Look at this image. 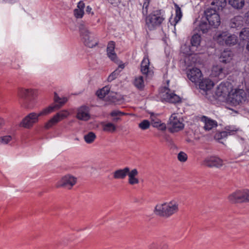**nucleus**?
<instances>
[{
  "instance_id": "obj_30",
  "label": "nucleus",
  "mask_w": 249,
  "mask_h": 249,
  "mask_svg": "<svg viewBox=\"0 0 249 249\" xmlns=\"http://www.w3.org/2000/svg\"><path fill=\"white\" fill-rule=\"evenodd\" d=\"M151 119L152 124L153 127H157L161 130H165L166 129V125L164 123H161V121L157 118L153 114L151 115Z\"/></svg>"
},
{
  "instance_id": "obj_29",
  "label": "nucleus",
  "mask_w": 249,
  "mask_h": 249,
  "mask_svg": "<svg viewBox=\"0 0 249 249\" xmlns=\"http://www.w3.org/2000/svg\"><path fill=\"white\" fill-rule=\"evenodd\" d=\"M167 243L160 241H154L151 243L148 246V249H168Z\"/></svg>"
},
{
  "instance_id": "obj_38",
  "label": "nucleus",
  "mask_w": 249,
  "mask_h": 249,
  "mask_svg": "<svg viewBox=\"0 0 249 249\" xmlns=\"http://www.w3.org/2000/svg\"><path fill=\"white\" fill-rule=\"evenodd\" d=\"M116 129V126L112 123H107L103 124V130L108 132H113Z\"/></svg>"
},
{
  "instance_id": "obj_35",
  "label": "nucleus",
  "mask_w": 249,
  "mask_h": 249,
  "mask_svg": "<svg viewBox=\"0 0 249 249\" xmlns=\"http://www.w3.org/2000/svg\"><path fill=\"white\" fill-rule=\"evenodd\" d=\"M94 36L92 35L83 41L84 44L89 48H93L98 44V42L95 40Z\"/></svg>"
},
{
  "instance_id": "obj_46",
  "label": "nucleus",
  "mask_w": 249,
  "mask_h": 249,
  "mask_svg": "<svg viewBox=\"0 0 249 249\" xmlns=\"http://www.w3.org/2000/svg\"><path fill=\"white\" fill-rule=\"evenodd\" d=\"M187 154L183 152H180L178 155V160L181 162H185L187 160Z\"/></svg>"
},
{
  "instance_id": "obj_14",
  "label": "nucleus",
  "mask_w": 249,
  "mask_h": 249,
  "mask_svg": "<svg viewBox=\"0 0 249 249\" xmlns=\"http://www.w3.org/2000/svg\"><path fill=\"white\" fill-rule=\"evenodd\" d=\"M76 117L81 121H89L91 118L90 107L88 106L83 105L77 108Z\"/></svg>"
},
{
  "instance_id": "obj_3",
  "label": "nucleus",
  "mask_w": 249,
  "mask_h": 249,
  "mask_svg": "<svg viewBox=\"0 0 249 249\" xmlns=\"http://www.w3.org/2000/svg\"><path fill=\"white\" fill-rule=\"evenodd\" d=\"M178 210V203L176 200H172L169 202L160 204L155 208V213L159 215L169 217Z\"/></svg>"
},
{
  "instance_id": "obj_45",
  "label": "nucleus",
  "mask_w": 249,
  "mask_h": 249,
  "mask_svg": "<svg viewBox=\"0 0 249 249\" xmlns=\"http://www.w3.org/2000/svg\"><path fill=\"white\" fill-rule=\"evenodd\" d=\"M229 135L227 130L220 132L215 135L214 137L216 139L220 140L226 138Z\"/></svg>"
},
{
  "instance_id": "obj_47",
  "label": "nucleus",
  "mask_w": 249,
  "mask_h": 249,
  "mask_svg": "<svg viewBox=\"0 0 249 249\" xmlns=\"http://www.w3.org/2000/svg\"><path fill=\"white\" fill-rule=\"evenodd\" d=\"M215 3H216V6L218 7V9L220 10V7L222 8L226 6L227 2L226 0H218L215 2H213L212 4L214 5Z\"/></svg>"
},
{
  "instance_id": "obj_12",
  "label": "nucleus",
  "mask_w": 249,
  "mask_h": 249,
  "mask_svg": "<svg viewBox=\"0 0 249 249\" xmlns=\"http://www.w3.org/2000/svg\"><path fill=\"white\" fill-rule=\"evenodd\" d=\"M141 71L147 78L151 77L154 74L152 67L150 66V61L147 55L144 56L141 62Z\"/></svg>"
},
{
  "instance_id": "obj_33",
  "label": "nucleus",
  "mask_w": 249,
  "mask_h": 249,
  "mask_svg": "<svg viewBox=\"0 0 249 249\" xmlns=\"http://www.w3.org/2000/svg\"><path fill=\"white\" fill-rule=\"evenodd\" d=\"M133 84L135 87L140 90L143 89L144 88V83L143 78L142 76H138L136 77Z\"/></svg>"
},
{
  "instance_id": "obj_25",
  "label": "nucleus",
  "mask_w": 249,
  "mask_h": 249,
  "mask_svg": "<svg viewBox=\"0 0 249 249\" xmlns=\"http://www.w3.org/2000/svg\"><path fill=\"white\" fill-rule=\"evenodd\" d=\"M85 4L82 0L78 2L77 8L73 10V15L76 18H82L84 15Z\"/></svg>"
},
{
  "instance_id": "obj_42",
  "label": "nucleus",
  "mask_w": 249,
  "mask_h": 249,
  "mask_svg": "<svg viewBox=\"0 0 249 249\" xmlns=\"http://www.w3.org/2000/svg\"><path fill=\"white\" fill-rule=\"evenodd\" d=\"M225 129L228 133L229 135H234L235 132L241 131L239 128H237L235 126H227L225 127Z\"/></svg>"
},
{
  "instance_id": "obj_34",
  "label": "nucleus",
  "mask_w": 249,
  "mask_h": 249,
  "mask_svg": "<svg viewBox=\"0 0 249 249\" xmlns=\"http://www.w3.org/2000/svg\"><path fill=\"white\" fill-rule=\"evenodd\" d=\"M228 2L233 8L236 9L242 8L245 4L244 0H228Z\"/></svg>"
},
{
  "instance_id": "obj_48",
  "label": "nucleus",
  "mask_w": 249,
  "mask_h": 249,
  "mask_svg": "<svg viewBox=\"0 0 249 249\" xmlns=\"http://www.w3.org/2000/svg\"><path fill=\"white\" fill-rule=\"evenodd\" d=\"M124 114V113L123 112H121V111H120L119 110H115L112 111L110 113V115L112 117H115V116H117L123 115Z\"/></svg>"
},
{
  "instance_id": "obj_5",
  "label": "nucleus",
  "mask_w": 249,
  "mask_h": 249,
  "mask_svg": "<svg viewBox=\"0 0 249 249\" xmlns=\"http://www.w3.org/2000/svg\"><path fill=\"white\" fill-rule=\"evenodd\" d=\"M52 107H47L44 108L38 113L32 112L27 115L21 123V125L25 128H30L38 121V117L41 116L47 115L51 113Z\"/></svg>"
},
{
  "instance_id": "obj_49",
  "label": "nucleus",
  "mask_w": 249,
  "mask_h": 249,
  "mask_svg": "<svg viewBox=\"0 0 249 249\" xmlns=\"http://www.w3.org/2000/svg\"><path fill=\"white\" fill-rule=\"evenodd\" d=\"M86 12L87 14L90 15L91 16L94 15V13L92 10V8L89 5H88L86 7Z\"/></svg>"
},
{
  "instance_id": "obj_8",
  "label": "nucleus",
  "mask_w": 249,
  "mask_h": 249,
  "mask_svg": "<svg viewBox=\"0 0 249 249\" xmlns=\"http://www.w3.org/2000/svg\"><path fill=\"white\" fill-rule=\"evenodd\" d=\"M231 203L249 201V190L237 191L230 195L228 197Z\"/></svg>"
},
{
  "instance_id": "obj_10",
  "label": "nucleus",
  "mask_w": 249,
  "mask_h": 249,
  "mask_svg": "<svg viewBox=\"0 0 249 249\" xmlns=\"http://www.w3.org/2000/svg\"><path fill=\"white\" fill-rule=\"evenodd\" d=\"M77 178L71 175H67L63 177L56 183V187H63L70 189L75 184Z\"/></svg>"
},
{
  "instance_id": "obj_51",
  "label": "nucleus",
  "mask_w": 249,
  "mask_h": 249,
  "mask_svg": "<svg viewBox=\"0 0 249 249\" xmlns=\"http://www.w3.org/2000/svg\"><path fill=\"white\" fill-rule=\"evenodd\" d=\"M4 124V120L0 117V127Z\"/></svg>"
},
{
  "instance_id": "obj_31",
  "label": "nucleus",
  "mask_w": 249,
  "mask_h": 249,
  "mask_svg": "<svg viewBox=\"0 0 249 249\" xmlns=\"http://www.w3.org/2000/svg\"><path fill=\"white\" fill-rule=\"evenodd\" d=\"M124 68V64H120L118 68L113 71L108 77L107 80L111 82L116 79L120 74L121 71Z\"/></svg>"
},
{
  "instance_id": "obj_18",
  "label": "nucleus",
  "mask_w": 249,
  "mask_h": 249,
  "mask_svg": "<svg viewBox=\"0 0 249 249\" xmlns=\"http://www.w3.org/2000/svg\"><path fill=\"white\" fill-rule=\"evenodd\" d=\"M198 83L199 88L203 92L202 94H207L214 86L213 82L209 78L203 79Z\"/></svg>"
},
{
  "instance_id": "obj_44",
  "label": "nucleus",
  "mask_w": 249,
  "mask_h": 249,
  "mask_svg": "<svg viewBox=\"0 0 249 249\" xmlns=\"http://www.w3.org/2000/svg\"><path fill=\"white\" fill-rule=\"evenodd\" d=\"M139 126L142 130L147 129L150 126V122L147 120H144L139 124Z\"/></svg>"
},
{
  "instance_id": "obj_43",
  "label": "nucleus",
  "mask_w": 249,
  "mask_h": 249,
  "mask_svg": "<svg viewBox=\"0 0 249 249\" xmlns=\"http://www.w3.org/2000/svg\"><path fill=\"white\" fill-rule=\"evenodd\" d=\"M12 137L10 135H6L0 137V144H7L9 143L12 140Z\"/></svg>"
},
{
  "instance_id": "obj_1",
  "label": "nucleus",
  "mask_w": 249,
  "mask_h": 249,
  "mask_svg": "<svg viewBox=\"0 0 249 249\" xmlns=\"http://www.w3.org/2000/svg\"><path fill=\"white\" fill-rule=\"evenodd\" d=\"M150 1V0H142L141 4L142 6V15L145 16V27L148 30L153 31L161 26L165 19V15L161 10H154L147 15Z\"/></svg>"
},
{
  "instance_id": "obj_36",
  "label": "nucleus",
  "mask_w": 249,
  "mask_h": 249,
  "mask_svg": "<svg viewBox=\"0 0 249 249\" xmlns=\"http://www.w3.org/2000/svg\"><path fill=\"white\" fill-rule=\"evenodd\" d=\"M110 89V87L106 86L102 89L98 90L96 91V94L99 98L103 99L109 93Z\"/></svg>"
},
{
  "instance_id": "obj_22",
  "label": "nucleus",
  "mask_w": 249,
  "mask_h": 249,
  "mask_svg": "<svg viewBox=\"0 0 249 249\" xmlns=\"http://www.w3.org/2000/svg\"><path fill=\"white\" fill-rule=\"evenodd\" d=\"M138 174L139 173L137 169L134 168L131 171L129 169V172L127 176H128V182L129 184L134 185L139 183V180L137 178Z\"/></svg>"
},
{
  "instance_id": "obj_16",
  "label": "nucleus",
  "mask_w": 249,
  "mask_h": 249,
  "mask_svg": "<svg viewBox=\"0 0 249 249\" xmlns=\"http://www.w3.org/2000/svg\"><path fill=\"white\" fill-rule=\"evenodd\" d=\"M162 95L163 99L166 102L176 104L181 102V98L174 92H171L170 89L165 88Z\"/></svg>"
},
{
  "instance_id": "obj_19",
  "label": "nucleus",
  "mask_w": 249,
  "mask_h": 249,
  "mask_svg": "<svg viewBox=\"0 0 249 249\" xmlns=\"http://www.w3.org/2000/svg\"><path fill=\"white\" fill-rule=\"evenodd\" d=\"M115 43L110 41L108 43L107 48V55L112 61L116 62L118 61V57L115 52Z\"/></svg>"
},
{
  "instance_id": "obj_21",
  "label": "nucleus",
  "mask_w": 249,
  "mask_h": 249,
  "mask_svg": "<svg viewBox=\"0 0 249 249\" xmlns=\"http://www.w3.org/2000/svg\"><path fill=\"white\" fill-rule=\"evenodd\" d=\"M129 168L125 167L123 169L116 170L112 173L113 178L115 179H124L127 176Z\"/></svg>"
},
{
  "instance_id": "obj_20",
  "label": "nucleus",
  "mask_w": 249,
  "mask_h": 249,
  "mask_svg": "<svg viewBox=\"0 0 249 249\" xmlns=\"http://www.w3.org/2000/svg\"><path fill=\"white\" fill-rule=\"evenodd\" d=\"M54 101L55 102L54 104L48 107H52L51 113L54 111L55 110L58 109L63 105H64L67 101V98L65 97L60 98L58 95L55 93L54 96Z\"/></svg>"
},
{
  "instance_id": "obj_6",
  "label": "nucleus",
  "mask_w": 249,
  "mask_h": 249,
  "mask_svg": "<svg viewBox=\"0 0 249 249\" xmlns=\"http://www.w3.org/2000/svg\"><path fill=\"white\" fill-rule=\"evenodd\" d=\"M203 17L212 27L217 28L220 24V16L215 9L208 8L205 11Z\"/></svg>"
},
{
  "instance_id": "obj_37",
  "label": "nucleus",
  "mask_w": 249,
  "mask_h": 249,
  "mask_svg": "<svg viewBox=\"0 0 249 249\" xmlns=\"http://www.w3.org/2000/svg\"><path fill=\"white\" fill-rule=\"evenodd\" d=\"M80 33L82 41H84L92 35V34L89 32V31L85 27L80 28Z\"/></svg>"
},
{
  "instance_id": "obj_17",
  "label": "nucleus",
  "mask_w": 249,
  "mask_h": 249,
  "mask_svg": "<svg viewBox=\"0 0 249 249\" xmlns=\"http://www.w3.org/2000/svg\"><path fill=\"white\" fill-rule=\"evenodd\" d=\"M37 95V90L32 89H21L18 91V95L27 100L34 99Z\"/></svg>"
},
{
  "instance_id": "obj_2",
  "label": "nucleus",
  "mask_w": 249,
  "mask_h": 249,
  "mask_svg": "<svg viewBox=\"0 0 249 249\" xmlns=\"http://www.w3.org/2000/svg\"><path fill=\"white\" fill-rule=\"evenodd\" d=\"M249 100V84H246V90L242 89H235L229 92L227 101L231 105L236 106Z\"/></svg>"
},
{
  "instance_id": "obj_40",
  "label": "nucleus",
  "mask_w": 249,
  "mask_h": 249,
  "mask_svg": "<svg viewBox=\"0 0 249 249\" xmlns=\"http://www.w3.org/2000/svg\"><path fill=\"white\" fill-rule=\"evenodd\" d=\"M96 138V135L92 132H89L84 136L85 141L87 143H91Z\"/></svg>"
},
{
  "instance_id": "obj_53",
  "label": "nucleus",
  "mask_w": 249,
  "mask_h": 249,
  "mask_svg": "<svg viewBox=\"0 0 249 249\" xmlns=\"http://www.w3.org/2000/svg\"><path fill=\"white\" fill-rule=\"evenodd\" d=\"M185 53H186L187 55H191L192 54V52L190 50L188 52H186Z\"/></svg>"
},
{
  "instance_id": "obj_13",
  "label": "nucleus",
  "mask_w": 249,
  "mask_h": 249,
  "mask_svg": "<svg viewBox=\"0 0 249 249\" xmlns=\"http://www.w3.org/2000/svg\"><path fill=\"white\" fill-rule=\"evenodd\" d=\"M203 164L209 167L221 168L223 165V161L222 159L216 156H210L207 157L203 161Z\"/></svg>"
},
{
  "instance_id": "obj_4",
  "label": "nucleus",
  "mask_w": 249,
  "mask_h": 249,
  "mask_svg": "<svg viewBox=\"0 0 249 249\" xmlns=\"http://www.w3.org/2000/svg\"><path fill=\"white\" fill-rule=\"evenodd\" d=\"M213 39L220 45L233 46L237 42V36L228 31L217 32L213 37Z\"/></svg>"
},
{
  "instance_id": "obj_24",
  "label": "nucleus",
  "mask_w": 249,
  "mask_h": 249,
  "mask_svg": "<svg viewBox=\"0 0 249 249\" xmlns=\"http://www.w3.org/2000/svg\"><path fill=\"white\" fill-rule=\"evenodd\" d=\"M201 121L204 123V128L205 130L209 131L216 127L217 125V122L206 116L201 118Z\"/></svg>"
},
{
  "instance_id": "obj_50",
  "label": "nucleus",
  "mask_w": 249,
  "mask_h": 249,
  "mask_svg": "<svg viewBox=\"0 0 249 249\" xmlns=\"http://www.w3.org/2000/svg\"><path fill=\"white\" fill-rule=\"evenodd\" d=\"M16 1V0H0V3L3 2H8V3H14Z\"/></svg>"
},
{
  "instance_id": "obj_26",
  "label": "nucleus",
  "mask_w": 249,
  "mask_h": 249,
  "mask_svg": "<svg viewBox=\"0 0 249 249\" xmlns=\"http://www.w3.org/2000/svg\"><path fill=\"white\" fill-rule=\"evenodd\" d=\"M211 25L208 23V21L203 16L199 23L197 30L199 32H202L203 34L206 33L210 29Z\"/></svg>"
},
{
  "instance_id": "obj_54",
  "label": "nucleus",
  "mask_w": 249,
  "mask_h": 249,
  "mask_svg": "<svg viewBox=\"0 0 249 249\" xmlns=\"http://www.w3.org/2000/svg\"><path fill=\"white\" fill-rule=\"evenodd\" d=\"M119 119V118H115L113 119V121H117Z\"/></svg>"
},
{
  "instance_id": "obj_11",
  "label": "nucleus",
  "mask_w": 249,
  "mask_h": 249,
  "mask_svg": "<svg viewBox=\"0 0 249 249\" xmlns=\"http://www.w3.org/2000/svg\"><path fill=\"white\" fill-rule=\"evenodd\" d=\"M69 115L70 113L67 110H63L59 111L45 124V128L49 129L52 127L60 121L66 118Z\"/></svg>"
},
{
  "instance_id": "obj_52",
  "label": "nucleus",
  "mask_w": 249,
  "mask_h": 249,
  "mask_svg": "<svg viewBox=\"0 0 249 249\" xmlns=\"http://www.w3.org/2000/svg\"><path fill=\"white\" fill-rule=\"evenodd\" d=\"M246 49L248 50V52H249V41L247 42L246 45Z\"/></svg>"
},
{
  "instance_id": "obj_23",
  "label": "nucleus",
  "mask_w": 249,
  "mask_h": 249,
  "mask_svg": "<svg viewBox=\"0 0 249 249\" xmlns=\"http://www.w3.org/2000/svg\"><path fill=\"white\" fill-rule=\"evenodd\" d=\"M226 73L221 66H214L212 70L211 75L212 77H216L221 79L225 77Z\"/></svg>"
},
{
  "instance_id": "obj_32",
  "label": "nucleus",
  "mask_w": 249,
  "mask_h": 249,
  "mask_svg": "<svg viewBox=\"0 0 249 249\" xmlns=\"http://www.w3.org/2000/svg\"><path fill=\"white\" fill-rule=\"evenodd\" d=\"M232 58V53L230 51H224L221 53L220 57V60L223 63L229 62Z\"/></svg>"
},
{
  "instance_id": "obj_15",
  "label": "nucleus",
  "mask_w": 249,
  "mask_h": 249,
  "mask_svg": "<svg viewBox=\"0 0 249 249\" xmlns=\"http://www.w3.org/2000/svg\"><path fill=\"white\" fill-rule=\"evenodd\" d=\"M188 79L195 84L198 83L202 77L201 71L196 68H193L187 72Z\"/></svg>"
},
{
  "instance_id": "obj_41",
  "label": "nucleus",
  "mask_w": 249,
  "mask_h": 249,
  "mask_svg": "<svg viewBox=\"0 0 249 249\" xmlns=\"http://www.w3.org/2000/svg\"><path fill=\"white\" fill-rule=\"evenodd\" d=\"M239 38L242 40L249 39V28H244L242 30L239 34Z\"/></svg>"
},
{
  "instance_id": "obj_39",
  "label": "nucleus",
  "mask_w": 249,
  "mask_h": 249,
  "mask_svg": "<svg viewBox=\"0 0 249 249\" xmlns=\"http://www.w3.org/2000/svg\"><path fill=\"white\" fill-rule=\"evenodd\" d=\"M201 41V36L197 34H195L192 37L191 43L192 47H197L199 45Z\"/></svg>"
},
{
  "instance_id": "obj_7",
  "label": "nucleus",
  "mask_w": 249,
  "mask_h": 249,
  "mask_svg": "<svg viewBox=\"0 0 249 249\" xmlns=\"http://www.w3.org/2000/svg\"><path fill=\"white\" fill-rule=\"evenodd\" d=\"M229 82H222L216 88L215 97L218 100L224 101L226 100L230 92Z\"/></svg>"
},
{
  "instance_id": "obj_28",
  "label": "nucleus",
  "mask_w": 249,
  "mask_h": 249,
  "mask_svg": "<svg viewBox=\"0 0 249 249\" xmlns=\"http://www.w3.org/2000/svg\"><path fill=\"white\" fill-rule=\"evenodd\" d=\"M176 10V16L173 21L170 20L171 25L175 26L176 24L180 21L182 17V13L180 8L176 4H174Z\"/></svg>"
},
{
  "instance_id": "obj_9",
  "label": "nucleus",
  "mask_w": 249,
  "mask_h": 249,
  "mask_svg": "<svg viewBox=\"0 0 249 249\" xmlns=\"http://www.w3.org/2000/svg\"><path fill=\"white\" fill-rule=\"evenodd\" d=\"M170 131L172 132H178L182 130L184 125L182 119L178 114H172L169 119Z\"/></svg>"
},
{
  "instance_id": "obj_27",
  "label": "nucleus",
  "mask_w": 249,
  "mask_h": 249,
  "mask_svg": "<svg viewBox=\"0 0 249 249\" xmlns=\"http://www.w3.org/2000/svg\"><path fill=\"white\" fill-rule=\"evenodd\" d=\"M243 23V18L241 16H236L231 19L230 26L231 28H237L242 26Z\"/></svg>"
}]
</instances>
